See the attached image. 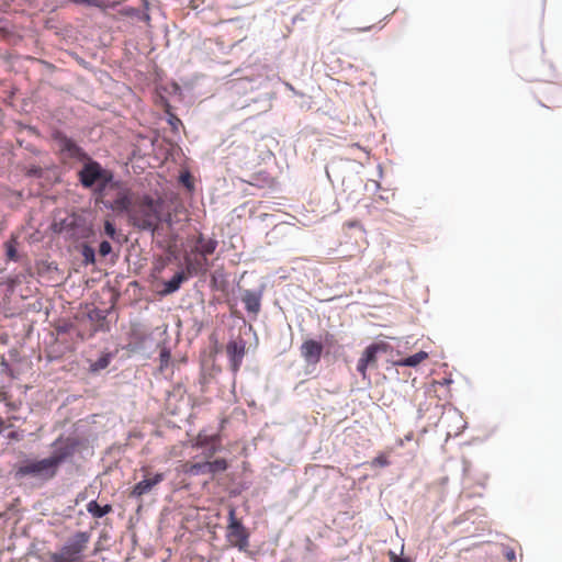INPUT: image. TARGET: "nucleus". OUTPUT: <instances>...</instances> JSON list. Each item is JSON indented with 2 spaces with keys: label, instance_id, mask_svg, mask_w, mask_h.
Returning <instances> with one entry per match:
<instances>
[{
  "label": "nucleus",
  "instance_id": "nucleus-1",
  "mask_svg": "<svg viewBox=\"0 0 562 562\" xmlns=\"http://www.w3.org/2000/svg\"><path fill=\"white\" fill-rule=\"evenodd\" d=\"M53 452L49 457L40 460H25L16 468V476L32 477L42 482L53 480L60 465L76 451L77 442L71 438L59 437L52 443Z\"/></svg>",
  "mask_w": 562,
  "mask_h": 562
},
{
  "label": "nucleus",
  "instance_id": "nucleus-2",
  "mask_svg": "<svg viewBox=\"0 0 562 562\" xmlns=\"http://www.w3.org/2000/svg\"><path fill=\"white\" fill-rule=\"evenodd\" d=\"M133 226L155 232L160 221L158 204L148 195L134 201L127 212Z\"/></svg>",
  "mask_w": 562,
  "mask_h": 562
},
{
  "label": "nucleus",
  "instance_id": "nucleus-3",
  "mask_svg": "<svg viewBox=\"0 0 562 562\" xmlns=\"http://www.w3.org/2000/svg\"><path fill=\"white\" fill-rule=\"evenodd\" d=\"M82 169L78 172L79 181L85 188H92L95 186V192L99 196H108V187L113 180V173L103 169L97 161L87 159Z\"/></svg>",
  "mask_w": 562,
  "mask_h": 562
},
{
  "label": "nucleus",
  "instance_id": "nucleus-4",
  "mask_svg": "<svg viewBox=\"0 0 562 562\" xmlns=\"http://www.w3.org/2000/svg\"><path fill=\"white\" fill-rule=\"evenodd\" d=\"M89 540L88 532H76L58 551L47 554L48 562H82Z\"/></svg>",
  "mask_w": 562,
  "mask_h": 562
},
{
  "label": "nucleus",
  "instance_id": "nucleus-5",
  "mask_svg": "<svg viewBox=\"0 0 562 562\" xmlns=\"http://www.w3.org/2000/svg\"><path fill=\"white\" fill-rule=\"evenodd\" d=\"M108 192V196H100L104 206L116 213H127L133 203L130 190L112 180Z\"/></svg>",
  "mask_w": 562,
  "mask_h": 562
},
{
  "label": "nucleus",
  "instance_id": "nucleus-6",
  "mask_svg": "<svg viewBox=\"0 0 562 562\" xmlns=\"http://www.w3.org/2000/svg\"><path fill=\"white\" fill-rule=\"evenodd\" d=\"M228 520L229 522L226 528L227 541L240 551L246 550L249 546V533L241 521L236 518L234 508L229 510Z\"/></svg>",
  "mask_w": 562,
  "mask_h": 562
},
{
  "label": "nucleus",
  "instance_id": "nucleus-7",
  "mask_svg": "<svg viewBox=\"0 0 562 562\" xmlns=\"http://www.w3.org/2000/svg\"><path fill=\"white\" fill-rule=\"evenodd\" d=\"M195 251L203 257V260L192 263L188 258L186 259L187 269L189 271H206L207 259L206 257L214 254L217 248L218 241L215 238H206L203 234H199L195 240Z\"/></svg>",
  "mask_w": 562,
  "mask_h": 562
},
{
  "label": "nucleus",
  "instance_id": "nucleus-8",
  "mask_svg": "<svg viewBox=\"0 0 562 562\" xmlns=\"http://www.w3.org/2000/svg\"><path fill=\"white\" fill-rule=\"evenodd\" d=\"M386 349L387 345L385 342L371 344L364 349L357 363V371L363 379L367 378L369 367H376L378 353L385 352Z\"/></svg>",
  "mask_w": 562,
  "mask_h": 562
},
{
  "label": "nucleus",
  "instance_id": "nucleus-9",
  "mask_svg": "<svg viewBox=\"0 0 562 562\" xmlns=\"http://www.w3.org/2000/svg\"><path fill=\"white\" fill-rule=\"evenodd\" d=\"M226 353L229 358L232 370L237 372L246 353V342L241 338L228 341Z\"/></svg>",
  "mask_w": 562,
  "mask_h": 562
},
{
  "label": "nucleus",
  "instance_id": "nucleus-10",
  "mask_svg": "<svg viewBox=\"0 0 562 562\" xmlns=\"http://www.w3.org/2000/svg\"><path fill=\"white\" fill-rule=\"evenodd\" d=\"M300 350L301 356L308 364H316L321 360L323 345L314 339H307L302 344Z\"/></svg>",
  "mask_w": 562,
  "mask_h": 562
},
{
  "label": "nucleus",
  "instance_id": "nucleus-11",
  "mask_svg": "<svg viewBox=\"0 0 562 562\" xmlns=\"http://www.w3.org/2000/svg\"><path fill=\"white\" fill-rule=\"evenodd\" d=\"M165 479L162 473H156L153 477H145L134 485L131 496L133 497H142L145 494H148L156 485L162 482Z\"/></svg>",
  "mask_w": 562,
  "mask_h": 562
},
{
  "label": "nucleus",
  "instance_id": "nucleus-12",
  "mask_svg": "<svg viewBox=\"0 0 562 562\" xmlns=\"http://www.w3.org/2000/svg\"><path fill=\"white\" fill-rule=\"evenodd\" d=\"M59 147L60 150L64 154H66L69 158H75L79 161H85L86 159H89V156L86 154V151L68 137H61L59 139Z\"/></svg>",
  "mask_w": 562,
  "mask_h": 562
},
{
  "label": "nucleus",
  "instance_id": "nucleus-13",
  "mask_svg": "<svg viewBox=\"0 0 562 562\" xmlns=\"http://www.w3.org/2000/svg\"><path fill=\"white\" fill-rule=\"evenodd\" d=\"M241 302L248 313L257 316L261 308V294L246 290L241 296Z\"/></svg>",
  "mask_w": 562,
  "mask_h": 562
},
{
  "label": "nucleus",
  "instance_id": "nucleus-14",
  "mask_svg": "<svg viewBox=\"0 0 562 562\" xmlns=\"http://www.w3.org/2000/svg\"><path fill=\"white\" fill-rule=\"evenodd\" d=\"M221 446V437L218 434L209 435L204 430L200 431L192 445L193 448H206Z\"/></svg>",
  "mask_w": 562,
  "mask_h": 562
},
{
  "label": "nucleus",
  "instance_id": "nucleus-15",
  "mask_svg": "<svg viewBox=\"0 0 562 562\" xmlns=\"http://www.w3.org/2000/svg\"><path fill=\"white\" fill-rule=\"evenodd\" d=\"M180 471L190 476L207 474L206 461H203V462L187 461L183 464H181Z\"/></svg>",
  "mask_w": 562,
  "mask_h": 562
},
{
  "label": "nucleus",
  "instance_id": "nucleus-16",
  "mask_svg": "<svg viewBox=\"0 0 562 562\" xmlns=\"http://www.w3.org/2000/svg\"><path fill=\"white\" fill-rule=\"evenodd\" d=\"M428 358V353L426 351H418L417 353L406 357L404 359L397 360L394 362L397 367H417L419 363L425 361Z\"/></svg>",
  "mask_w": 562,
  "mask_h": 562
},
{
  "label": "nucleus",
  "instance_id": "nucleus-17",
  "mask_svg": "<svg viewBox=\"0 0 562 562\" xmlns=\"http://www.w3.org/2000/svg\"><path fill=\"white\" fill-rule=\"evenodd\" d=\"M87 510L94 518H102L112 512V506L110 504L100 506L97 501H91L87 504Z\"/></svg>",
  "mask_w": 562,
  "mask_h": 562
},
{
  "label": "nucleus",
  "instance_id": "nucleus-18",
  "mask_svg": "<svg viewBox=\"0 0 562 562\" xmlns=\"http://www.w3.org/2000/svg\"><path fill=\"white\" fill-rule=\"evenodd\" d=\"M207 474L214 476L223 473L228 469V462L224 458H218L213 461H206Z\"/></svg>",
  "mask_w": 562,
  "mask_h": 562
},
{
  "label": "nucleus",
  "instance_id": "nucleus-19",
  "mask_svg": "<svg viewBox=\"0 0 562 562\" xmlns=\"http://www.w3.org/2000/svg\"><path fill=\"white\" fill-rule=\"evenodd\" d=\"M187 279L184 272H177L169 281L165 283V292L173 293L176 292L181 283Z\"/></svg>",
  "mask_w": 562,
  "mask_h": 562
},
{
  "label": "nucleus",
  "instance_id": "nucleus-20",
  "mask_svg": "<svg viewBox=\"0 0 562 562\" xmlns=\"http://www.w3.org/2000/svg\"><path fill=\"white\" fill-rule=\"evenodd\" d=\"M4 247H5V254H7L8 259L16 261L19 258L18 250H16V240L14 238L8 240L4 244Z\"/></svg>",
  "mask_w": 562,
  "mask_h": 562
},
{
  "label": "nucleus",
  "instance_id": "nucleus-21",
  "mask_svg": "<svg viewBox=\"0 0 562 562\" xmlns=\"http://www.w3.org/2000/svg\"><path fill=\"white\" fill-rule=\"evenodd\" d=\"M390 464L389 456L386 453H379L372 461L371 465L374 468H385Z\"/></svg>",
  "mask_w": 562,
  "mask_h": 562
},
{
  "label": "nucleus",
  "instance_id": "nucleus-22",
  "mask_svg": "<svg viewBox=\"0 0 562 562\" xmlns=\"http://www.w3.org/2000/svg\"><path fill=\"white\" fill-rule=\"evenodd\" d=\"M82 256L86 265L94 263V250L91 247L85 246Z\"/></svg>",
  "mask_w": 562,
  "mask_h": 562
},
{
  "label": "nucleus",
  "instance_id": "nucleus-23",
  "mask_svg": "<svg viewBox=\"0 0 562 562\" xmlns=\"http://www.w3.org/2000/svg\"><path fill=\"white\" fill-rule=\"evenodd\" d=\"M203 449H204V451H203L204 461H211V459L214 457V454L220 450V446L206 447Z\"/></svg>",
  "mask_w": 562,
  "mask_h": 562
},
{
  "label": "nucleus",
  "instance_id": "nucleus-24",
  "mask_svg": "<svg viewBox=\"0 0 562 562\" xmlns=\"http://www.w3.org/2000/svg\"><path fill=\"white\" fill-rule=\"evenodd\" d=\"M112 251V246L109 241L103 240L99 246V254L102 257L108 256Z\"/></svg>",
  "mask_w": 562,
  "mask_h": 562
},
{
  "label": "nucleus",
  "instance_id": "nucleus-25",
  "mask_svg": "<svg viewBox=\"0 0 562 562\" xmlns=\"http://www.w3.org/2000/svg\"><path fill=\"white\" fill-rule=\"evenodd\" d=\"M104 232L110 238H114L116 234V228L114 224L110 221H105L104 223Z\"/></svg>",
  "mask_w": 562,
  "mask_h": 562
},
{
  "label": "nucleus",
  "instance_id": "nucleus-26",
  "mask_svg": "<svg viewBox=\"0 0 562 562\" xmlns=\"http://www.w3.org/2000/svg\"><path fill=\"white\" fill-rule=\"evenodd\" d=\"M109 363H110V359L108 356L101 357L97 362L93 363L92 368L94 370L104 369L109 366Z\"/></svg>",
  "mask_w": 562,
  "mask_h": 562
},
{
  "label": "nucleus",
  "instance_id": "nucleus-27",
  "mask_svg": "<svg viewBox=\"0 0 562 562\" xmlns=\"http://www.w3.org/2000/svg\"><path fill=\"white\" fill-rule=\"evenodd\" d=\"M160 369H164V367L168 366V362L170 360V352L167 349L161 350L160 355Z\"/></svg>",
  "mask_w": 562,
  "mask_h": 562
},
{
  "label": "nucleus",
  "instance_id": "nucleus-28",
  "mask_svg": "<svg viewBox=\"0 0 562 562\" xmlns=\"http://www.w3.org/2000/svg\"><path fill=\"white\" fill-rule=\"evenodd\" d=\"M8 438L10 440H15V441H20L23 439V435L19 431H11L9 435H8Z\"/></svg>",
  "mask_w": 562,
  "mask_h": 562
},
{
  "label": "nucleus",
  "instance_id": "nucleus-29",
  "mask_svg": "<svg viewBox=\"0 0 562 562\" xmlns=\"http://www.w3.org/2000/svg\"><path fill=\"white\" fill-rule=\"evenodd\" d=\"M181 181L183 182V184L188 188H191L192 187V183H191V177L189 173H186V175H182L181 176Z\"/></svg>",
  "mask_w": 562,
  "mask_h": 562
},
{
  "label": "nucleus",
  "instance_id": "nucleus-30",
  "mask_svg": "<svg viewBox=\"0 0 562 562\" xmlns=\"http://www.w3.org/2000/svg\"><path fill=\"white\" fill-rule=\"evenodd\" d=\"M76 3L95 5L98 0H72Z\"/></svg>",
  "mask_w": 562,
  "mask_h": 562
},
{
  "label": "nucleus",
  "instance_id": "nucleus-31",
  "mask_svg": "<svg viewBox=\"0 0 562 562\" xmlns=\"http://www.w3.org/2000/svg\"><path fill=\"white\" fill-rule=\"evenodd\" d=\"M505 557L507 558V560L512 562L516 560V554L514 550H507Z\"/></svg>",
  "mask_w": 562,
  "mask_h": 562
},
{
  "label": "nucleus",
  "instance_id": "nucleus-32",
  "mask_svg": "<svg viewBox=\"0 0 562 562\" xmlns=\"http://www.w3.org/2000/svg\"><path fill=\"white\" fill-rule=\"evenodd\" d=\"M391 561L392 562H403L401 559H398L394 553H391Z\"/></svg>",
  "mask_w": 562,
  "mask_h": 562
}]
</instances>
